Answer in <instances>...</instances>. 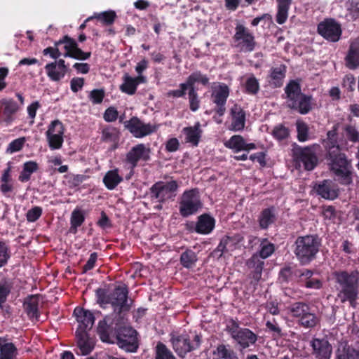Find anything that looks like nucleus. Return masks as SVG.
I'll list each match as a JSON object with an SVG mask.
<instances>
[{
    "label": "nucleus",
    "instance_id": "49530a36",
    "mask_svg": "<svg viewBox=\"0 0 359 359\" xmlns=\"http://www.w3.org/2000/svg\"><path fill=\"white\" fill-rule=\"evenodd\" d=\"M344 136L348 140L356 142L359 141V132L355 127L348 125L344 128Z\"/></svg>",
    "mask_w": 359,
    "mask_h": 359
},
{
    "label": "nucleus",
    "instance_id": "4d7b16f0",
    "mask_svg": "<svg viewBox=\"0 0 359 359\" xmlns=\"http://www.w3.org/2000/svg\"><path fill=\"white\" fill-rule=\"evenodd\" d=\"M345 359H359V347H344L343 353H340Z\"/></svg>",
    "mask_w": 359,
    "mask_h": 359
},
{
    "label": "nucleus",
    "instance_id": "423d86ee",
    "mask_svg": "<svg viewBox=\"0 0 359 359\" xmlns=\"http://www.w3.org/2000/svg\"><path fill=\"white\" fill-rule=\"evenodd\" d=\"M202 207L198 191L196 189L185 191L179 202V211L184 217L196 214Z\"/></svg>",
    "mask_w": 359,
    "mask_h": 359
},
{
    "label": "nucleus",
    "instance_id": "4468645a",
    "mask_svg": "<svg viewBox=\"0 0 359 359\" xmlns=\"http://www.w3.org/2000/svg\"><path fill=\"white\" fill-rule=\"evenodd\" d=\"M124 126L136 138H142L156 132L158 126L151 123H144L137 117H133L124 122Z\"/></svg>",
    "mask_w": 359,
    "mask_h": 359
},
{
    "label": "nucleus",
    "instance_id": "6ab92c4d",
    "mask_svg": "<svg viewBox=\"0 0 359 359\" xmlns=\"http://www.w3.org/2000/svg\"><path fill=\"white\" fill-rule=\"evenodd\" d=\"M146 82L147 79L144 76L132 77L128 74H125L123 76V83L120 86V90L126 94L132 95L135 93L140 83Z\"/></svg>",
    "mask_w": 359,
    "mask_h": 359
},
{
    "label": "nucleus",
    "instance_id": "c756f323",
    "mask_svg": "<svg viewBox=\"0 0 359 359\" xmlns=\"http://www.w3.org/2000/svg\"><path fill=\"white\" fill-rule=\"evenodd\" d=\"M215 226V220L209 215H203L198 218L196 225V231L207 234L211 232Z\"/></svg>",
    "mask_w": 359,
    "mask_h": 359
},
{
    "label": "nucleus",
    "instance_id": "bb28decb",
    "mask_svg": "<svg viewBox=\"0 0 359 359\" xmlns=\"http://www.w3.org/2000/svg\"><path fill=\"white\" fill-rule=\"evenodd\" d=\"M200 128L201 124L197 122L192 127H187L183 128L182 133L185 135V140L187 142L191 143L194 146L198 145L202 133Z\"/></svg>",
    "mask_w": 359,
    "mask_h": 359
},
{
    "label": "nucleus",
    "instance_id": "aec40b11",
    "mask_svg": "<svg viewBox=\"0 0 359 359\" xmlns=\"http://www.w3.org/2000/svg\"><path fill=\"white\" fill-rule=\"evenodd\" d=\"M45 69L48 76L53 81H58L62 79L65 76L67 70L65 64V60L62 59L54 62L47 64Z\"/></svg>",
    "mask_w": 359,
    "mask_h": 359
},
{
    "label": "nucleus",
    "instance_id": "69168bd1",
    "mask_svg": "<svg viewBox=\"0 0 359 359\" xmlns=\"http://www.w3.org/2000/svg\"><path fill=\"white\" fill-rule=\"evenodd\" d=\"M8 258V248L5 243L0 241V267L7 263Z\"/></svg>",
    "mask_w": 359,
    "mask_h": 359
},
{
    "label": "nucleus",
    "instance_id": "de8ad7c7",
    "mask_svg": "<svg viewBox=\"0 0 359 359\" xmlns=\"http://www.w3.org/2000/svg\"><path fill=\"white\" fill-rule=\"evenodd\" d=\"M289 8L290 6L278 4V12L276 18L277 23L283 25L286 22L288 17Z\"/></svg>",
    "mask_w": 359,
    "mask_h": 359
},
{
    "label": "nucleus",
    "instance_id": "a19ab883",
    "mask_svg": "<svg viewBox=\"0 0 359 359\" xmlns=\"http://www.w3.org/2000/svg\"><path fill=\"white\" fill-rule=\"evenodd\" d=\"M319 323V318L312 312L311 309L305 315L304 318L299 323V325L305 328H313Z\"/></svg>",
    "mask_w": 359,
    "mask_h": 359
},
{
    "label": "nucleus",
    "instance_id": "58836bf2",
    "mask_svg": "<svg viewBox=\"0 0 359 359\" xmlns=\"http://www.w3.org/2000/svg\"><path fill=\"white\" fill-rule=\"evenodd\" d=\"M84 215L81 209L76 208L71 215V231L76 233L77 228L84 222Z\"/></svg>",
    "mask_w": 359,
    "mask_h": 359
},
{
    "label": "nucleus",
    "instance_id": "e433bc0d",
    "mask_svg": "<svg viewBox=\"0 0 359 359\" xmlns=\"http://www.w3.org/2000/svg\"><path fill=\"white\" fill-rule=\"evenodd\" d=\"M39 303V297L36 295L30 296L26 299L24 306L30 317H36Z\"/></svg>",
    "mask_w": 359,
    "mask_h": 359
},
{
    "label": "nucleus",
    "instance_id": "3c124183",
    "mask_svg": "<svg viewBox=\"0 0 359 359\" xmlns=\"http://www.w3.org/2000/svg\"><path fill=\"white\" fill-rule=\"evenodd\" d=\"M274 250V245L272 243H269L266 240H264L261 243L259 255L262 259H266L273 254Z\"/></svg>",
    "mask_w": 359,
    "mask_h": 359
},
{
    "label": "nucleus",
    "instance_id": "f8f14e48",
    "mask_svg": "<svg viewBox=\"0 0 359 359\" xmlns=\"http://www.w3.org/2000/svg\"><path fill=\"white\" fill-rule=\"evenodd\" d=\"M234 41L236 46L242 52L254 50L256 42L253 34L242 25H238L235 29Z\"/></svg>",
    "mask_w": 359,
    "mask_h": 359
},
{
    "label": "nucleus",
    "instance_id": "79ce46f5",
    "mask_svg": "<svg viewBox=\"0 0 359 359\" xmlns=\"http://www.w3.org/2000/svg\"><path fill=\"white\" fill-rule=\"evenodd\" d=\"M155 359H176L172 352L162 343L156 346Z\"/></svg>",
    "mask_w": 359,
    "mask_h": 359
},
{
    "label": "nucleus",
    "instance_id": "2f4dec72",
    "mask_svg": "<svg viewBox=\"0 0 359 359\" xmlns=\"http://www.w3.org/2000/svg\"><path fill=\"white\" fill-rule=\"evenodd\" d=\"M236 244L233 239L229 237L223 238L214 253L219 257L226 253H229L236 249Z\"/></svg>",
    "mask_w": 359,
    "mask_h": 359
},
{
    "label": "nucleus",
    "instance_id": "338daca9",
    "mask_svg": "<svg viewBox=\"0 0 359 359\" xmlns=\"http://www.w3.org/2000/svg\"><path fill=\"white\" fill-rule=\"evenodd\" d=\"M327 147H328V149L330 148H332L333 147H337V145H335L337 143V127L334 126L331 130H329L327 132Z\"/></svg>",
    "mask_w": 359,
    "mask_h": 359
},
{
    "label": "nucleus",
    "instance_id": "603ef678",
    "mask_svg": "<svg viewBox=\"0 0 359 359\" xmlns=\"http://www.w3.org/2000/svg\"><path fill=\"white\" fill-rule=\"evenodd\" d=\"M214 354L224 359H233L236 358L233 352L228 349L224 345L218 346L216 351H214Z\"/></svg>",
    "mask_w": 359,
    "mask_h": 359
},
{
    "label": "nucleus",
    "instance_id": "c03bdc74",
    "mask_svg": "<svg viewBox=\"0 0 359 359\" xmlns=\"http://www.w3.org/2000/svg\"><path fill=\"white\" fill-rule=\"evenodd\" d=\"M196 260V254L191 250L183 252L180 257L182 264L187 268L191 267Z\"/></svg>",
    "mask_w": 359,
    "mask_h": 359
},
{
    "label": "nucleus",
    "instance_id": "9b49d317",
    "mask_svg": "<svg viewBox=\"0 0 359 359\" xmlns=\"http://www.w3.org/2000/svg\"><path fill=\"white\" fill-rule=\"evenodd\" d=\"M136 330L129 326L121 327L117 333V344L126 352H135L138 348Z\"/></svg>",
    "mask_w": 359,
    "mask_h": 359
},
{
    "label": "nucleus",
    "instance_id": "c85d7f7f",
    "mask_svg": "<svg viewBox=\"0 0 359 359\" xmlns=\"http://www.w3.org/2000/svg\"><path fill=\"white\" fill-rule=\"evenodd\" d=\"M310 309L309 305L302 302H296L288 308L289 313L292 317L297 318L299 324Z\"/></svg>",
    "mask_w": 359,
    "mask_h": 359
},
{
    "label": "nucleus",
    "instance_id": "f03ea898",
    "mask_svg": "<svg viewBox=\"0 0 359 359\" xmlns=\"http://www.w3.org/2000/svg\"><path fill=\"white\" fill-rule=\"evenodd\" d=\"M331 161V170L342 184H348L351 182V163L346 158L344 154L339 152V147H333L328 150Z\"/></svg>",
    "mask_w": 359,
    "mask_h": 359
},
{
    "label": "nucleus",
    "instance_id": "39448f33",
    "mask_svg": "<svg viewBox=\"0 0 359 359\" xmlns=\"http://www.w3.org/2000/svg\"><path fill=\"white\" fill-rule=\"evenodd\" d=\"M98 302L103 306L110 304L115 311L122 312L128 311L130 305L128 300V290L125 286H119L109 295H100L98 297Z\"/></svg>",
    "mask_w": 359,
    "mask_h": 359
},
{
    "label": "nucleus",
    "instance_id": "cd10ccee",
    "mask_svg": "<svg viewBox=\"0 0 359 359\" xmlns=\"http://www.w3.org/2000/svg\"><path fill=\"white\" fill-rule=\"evenodd\" d=\"M2 105L4 106L3 114L5 116L2 122L5 126H8L13 121L12 115L18 110V106L13 100H4Z\"/></svg>",
    "mask_w": 359,
    "mask_h": 359
},
{
    "label": "nucleus",
    "instance_id": "72a5a7b5",
    "mask_svg": "<svg viewBox=\"0 0 359 359\" xmlns=\"http://www.w3.org/2000/svg\"><path fill=\"white\" fill-rule=\"evenodd\" d=\"M15 355L16 348L14 345L0 338V359H14Z\"/></svg>",
    "mask_w": 359,
    "mask_h": 359
},
{
    "label": "nucleus",
    "instance_id": "4c0bfd02",
    "mask_svg": "<svg viewBox=\"0 0 359 359\" xmlns=\"http://www.w3.org/2000/svg\"><path fill=\"white\" fill-rule=\"evenodd\" d=\"M276 215L273 208L264 210L259 217V226L262 229H266L270 224L274 222Z\"/></svg>",
    "mask_w": 359,
    "mask_h": 359
},
{
    "label": "nucleus",
    "instance_id": "dca6fc26",
    "mask_svg": "<svg viewBox=\"0 0 359 359\" xmlns=\"http://www.w3.org/2000/svg\"><path fill=\"white\" fill-rule=\"evenodd\" d=\"M311 354L316 359H330L332 347L327 339L325 338H313L310 341Z\"/></svg>",
    "mask_w": 359,
    "mask_h": 359
},
{
    "label": "nucleus",
    "instance_id": "412c9836",
    "mask_svg": "<svg viewBox=\"0 0 359 359\" xmlns=\"http://www.w3.org/2000/svg\"><path fill=\"white\" fill-rule=\"evenodd\" d=\"M212 100L215 104H225L229 95V87L223 83L214 82L211 85Z\"/></svg>",
    "mask_w": 359,
    "mask_h": 359
},
{
    "label": "nucleus",
    "instance_id": "ddd939ff",
    "mask_svg": "<svg viewBox=\"0 0 359 359\" xmlns=\"http://www.w3.org/2000/svg\"><path fill=\"white\" fill-rule=\"evenodd\" d=\"M65 128L58 120L52 121L46 132L48 145L51 150L60 149L64 142Z\"/></svg>",
    "mask_w": 359,
    "mask_h": 359
},
{
    "label": "nucleus",
    "instance_id": "393cba45",
    "mask_svg": "<svg viewBox=\"0 0 359 359\" xmlns=\"http://www.w3.org/2000/svg\"><path fill=\"white\" fill-rule=\"evenodd\" d=\"M346 65L351 69L359 66V39L353 41L346 57Z\"/></svg>",
    "mask_w": 359,
    "mask_h": 359
},
{
    "label": "nucleus",
    "instance_id": "a878e982",
    "mask_svg": "<svg viewBox=\"0 0 359 359\" xmlns=\"http://www.w3.org/2000/svg\"><path fill=\"white\" fill-rule=\"evenodd\" d=\"M123 180L118 168L107 171L103 177V183L109 190L114 189Z\"/></svg>",
    "mask_w": 359,
    "mask_h": 359
},
{
    "label": "nucleus",
    "instance_id": "a211bd4d",
    "mask_svg": "<svg viewBox=\"0 0 359 359\" xmlns=\"http://www.w3.org/2000/svg\"><path fill=\"white\" fill-rule=\"evenodd\" d=\"M150 149L143 144L133 147L126 155V161L135 168L138 161H147L149 158Z\"/></svg>",
    "mask_w": 359,
    "mask_h": 359
},
{
    "label": "nucleus",
    "instance_id": "f704fd0d",
    "mask_svg": "<svg viewBox=\"0 0 359 359\" xmlns=\"http://www.w3.org/2000/svg\"><path fill=\"white\" fill-rule=\"evenodd\" d=\"M196 83L206 86L209 83V78L207 76V75L197 71L193 72L189 76L185 83L188 86L189 89H191L194 88V85Z\"/></svg>",
    "mask_w": 359,
    "mask_h": 359
},
{
    "label": "nucleus",
    "instance_id": "f3484780",
    "mask_svg": "<svg viewBox=\"0 0 359 359\" xmlns=\"http://www.w3.org/2000/svg\"><path fill=\"white\" fill-rule=\"evenodd\" d=\"M74 314L79 323V327L76 332H87L93 327L95 322V317L93 313L82 308L76 307L74 311Z\"/></svg>",
    "mask_w": 359,
    "mask_h": 359
},
{
    "label": "nucleus",
    "instance_id": "7c9ffc66",
    "mask_svg": "<svg viewBox=\"0 0 359 359\" xmlns=\"http://www.w3.org/2000/svg\"><path fill=\"white\" fill-rule=\"evenodd\" d=\"M316 191L319 195L326 199H334L337 196V192L332 188V182L325 180L322 184L318 185Z\"/></svg>",
    "mask_w": 359,
    "mask_h": 359
},
{
    "label": "nucleus",
    "instance_id": "7ed1b4c3",
    "mask_svg": "<svg viewBox=\"0 0 359 359\" xmlns=\"http://www.w3.org/2000/svg\"><path fill=\"white\" fill-rule=\"evenodd\" d=\"M287 95V104L302 114H307L311 109V96L301 92L300 85L295 81H290L285 88Z\"/></svg>",
    "mask_w": 359,
    "mask_h": 359
},
{
    "label": "nucleus",
    "instance_id": "6e6d98bb",
    "mask_svg": "<svg viewBox=\"0 0 359 359\" xmlns=\"http://www.w3.org/2000/svg\"><path fill=\"white\" fill-rule=\"evenodd\" d=\"M247 264L249 268L254 269V271L258 272L259 273H262L264 262L260 260L257 255H254L250 259Z\"/></svg>",
    "mask_w": 359,
    "mask_h": 359
},
{
    "label": "nucleus",
    "instance_id": "052dcab7",
    "mask_svg": "<svg viewBox=\"0 0 359 359\" xmlns=\"http://www.w3.org/2000/svg\"><path fill=\"white\" fill-rule=\"evenodd\" d=\"M42 209L40 207H34L28 210L27 213V219L29 222H35L40 217Z\"/></svg>",
    "mask_w": 359,
    "mask_h": 359
},
{
    "label": "nucleus",
    "instance_id": "5701e85b",
    "mask_svg": "<svg viewBox=\"0 0 359 359\" xmlns=\"http://www.w3.org/2000/svg\"><path fill=\"white\" fill-rule=\"evenodd\" d=\"M231 124L230 129L233 131H239L244 128L245 123V114L243 109L235 104L231 109Z\"/></svg>",
    "mask_w": 359,
    "mask_h": 359
},
{
    "label": "nucleus",
    "instance_id": "c9c22d12",
    "mask_svg": "<svg viewBox=\"0 0 359 359\" xmlns=\"http://www.w3.org/2000/svg\"><path fill=\"white\" fill-rule=\"evenodd\" d=\"M39 166L36 162L33 161L25 162L19 175V180L22 182H27L30 179L31 175L36 172Z\"/></svg>",
    "mask_w": 359,
    "mask_h": 359
},
{
    "label": "nucleus",
    "instance_id": "f257e3e1",
    "mask_svg": "<svg viewBox=\"0 0 359 359\" xmlns=\"http://www.w3.org/2000/svg\"><path fill=\"white\" fill-rule=\"evenodd\" d=\"M334 277L339 285L338 298L341 302L348 301L351 306H354L358 294L359 273L357 271H339L334 273Z\"/></svg>",
    "mask_w": 359,
    "mask_h": 359
},
{
    "label": "nucleus",
    "instance_id": "2eb2a0df",
    "mask_svg": "<svg viewBox=\"0 0 359 359\" xmlns=\"http://www.w3.org/2000/svg\"><path fill=\"white\" fill-rule=\"evenodd\" d=\"M318 33L327 40L337 41L341 36L340 25L333 20H327L320 22L318 26Z\"/></svg>",
    "mask_w": 359,
    "mask_h": 359
},
{
    "label": "nucleus",
    "instance_id": "1a4fd4ad",
    "mask_svg": "<svg viewBox=\"0 0 359 359\" xmlns=\"http://www.w3.org/2000/svg\"><path fill=\"white\" fill-rule=\"evenodd\" d=\"M226 330L236 342L243 348H246L255 344L257 335L248 328L240 327L239 325L231 320L227 325Z\"/></svg>",
    "mask_w": 359,
    "mask_h": 359
},
{
    "label": "nucleus",
    "instance_id": "b1692460",
    "mask_svg": "<svg viewBox=\"0 0 359 359\" xmlns=\"http://www.w3.org/2000/svg\"><path fill=\"white\" fill-rule=\"evenodd\" d=\"M226 147L233 150L236 152L243 150L250 151L256 148L254 143H246L241 135H233L224 143Z\"/></svg>",
    "mask_w": 359,
    "mask_h": 359
},
{
    "label": "nucleus",
    "instance_id": "6e6552de",
    "mask_svg": "<svg viewBox=\"0 0 359 359\" xmlns=\"http://www.w3.org/2000/svg\"><path fill=\"white\" fill-rule=\"evenodd\" d=\"M178 187L179 185L175 180L156 182L150 188L151 198L160 203L172 200L177 195Z\"/></svg>",
    "mask_w": 359,
    "mask_h": 359
},
{
    "label": "nucleus",
    "instance_id": "864d4df0",
    "mask_svg": "<svg viewBox=\"0 0 359 359\" xmlns=\"http://www.w3.org/2000/svg\"><path fill=\"white\" fill-rule=\"evenodd\" d=\"M189 100L190 109L193 111H197L200 107V101L195 88L189 89Z\"/></svg>",
    "mask_w": 359,
    "mask_h": 359
},
{
    "label": "nucleus",
    "instance_id": "20e7f679",
    "mask_svg": "<svg viewBox=\"0 0 359 359\" xmlns=\"http://www.w3.org/2000/svg\"><path fill=\"white\" fill-rule=\"evenodd\" d=\"M320 242L314 236L297 238L295 242L294 254L302 264L309 263L318 252Z\"/></svg>",
    "mask_w": 359,
    "mask_h": 359
},
{
    "label": "nucleus",
    "instance_id": "473e14b6",
    "mask_svg": "<svg viewBox=\"0 0 359 359\" xmlns=\"http://www.w3.org/2000/svg\"><path fill=\"white\" fill-rule=\"evenodd\" d=\"M285 71L286 67L283 65H280L271 69V82L275 87H279L283 84V79L285 76Z\"/></svg>",
    "mask_w": 359,
    "mask_h": 359
},
{
    "label": "nucleus",
    "instance_id": "774afa93",
    "mask_svg": "<svg viewBox=\"0 0 359 359\" xmlns=\"http://www.w3.org/2000/svg\"><path fill=\"white\" fill-rule=\"evenodd\" d=\"M118 112L114 107L108 108L104 114V118L106 121L111 122L117 118Z\"/></svg>",
    "mask_w": 359,
    "mask_h": 359
},
{
    "label": "nucleus",
    "instance_id": "680f3d73",
    "mask_svg": "<svg viewBox=\"0 0 359 359\" xmlns=\"http://www.w3.org/2000/svg\"><path fill=\"white\" fill-rule=\"evenodd\" d=\"M117 136V130L114 128H107L102 130V140L104 141H114Z\"/></svg>",
    "mask_w": 359,
    "mask_h": 359
},
{
    "label": "nucleus",
    "instance_id": "09e8293b",
    "mask_svg": "<svg viewBox=\"0 0 359 359\" xmlns=\"http://www.w3.org/2000/svg\"><path fill=\"white\" fill-rule=\"evenodd\" d=\"M26 142L25 137H20L12 141L6 149V152L8 154H13L20 151Z\"/></svg>",
    "mask_w": 359,
    "mask_h": 359
},
{
    "label": "nucleus",
    "instance_id": "37998d69",
    "mask_svg": "<svg viewBox=\"0 0 359 359\" xmlns=\"http://www.w3.org/2000/svg\"><path fill=\"white\" fill-rule=\"evenodd\" d=\"M297 130V138L300 142H305L309 139V128L307 125L302 121H297L296 123Z\"/></svg>",
    "mask_w": 359,
    "mask_h": 359
},
{
    "label": "nucleus",
    "instance_id": "bf43d9fd",
    "mask_svg": "<svg viewBox=\"0 0 359 359\" xmlns=\"http://www.w3.org/2000/svg\"><path fill=\"white\" fill-rule=\"evenodd\" d=\"M65 43V48L66 53L73 52V50L77 47L76 41L67 36H65L63 39L60 40L56 43V45Z\"/></svg>",
    "mask_w": 359,
    "mask_h": 359
},
{
    "label": "nucleus",
    "instance_id": "9d476101",
    "mask_svg": "<svg viewBox=\"0 0 359 359\" xmlns=\"http://www.w3.org/2000/svg\"><path fill=\"white\" fill-rule=\"evenodd\" d=\"M193 339L188 334L173 335L171 342L173 349L180 356H184L187 353L197 348L201 343L200 337L197 334L192 336Z\"/></svg>",
    "mask_w": 359,
    "mask_h": 359
},
{
    "label": "nucleus",
    "instance_id": "e2e57ef3",
    "mask_svg": "<svg viewBox=\"0 0 359 359\" xmlns=\"http://www.w3.org/2000/svg\"><path fill=\"white\" fill-rule=\"evenodd\" d=\"M180 89L170 90L167 93L168 97H181L185 95L186 90L189 88L185 83L180 85Z\"/></svg>",
    "mask_w": 359,
    "mask_h": 359
},
{
    "label": "nucleus",
    "instance_id": "5fc2aeb1",
    "mask_svg": "<svg viewBox=\"0 0 359 359\" xmlns=\"http://www.w3.org/2000/svg\"><path fill=\"white\" fill-rule=\"evenodd\" d=\"M65 57H73L77 60H86L90 57V52H83L82 50L76 47L73 52L65 53L64 54Z\"/></svg>",
    "mask_w": 359,
    "mask_h": 359
},
{
    "label": "nucleus",
    "instance_id": "ea45409f",
    "mask_svg": "<svg viewBox=\"0 0 359 359\" xmlns=\"http://www.w3.org/2000/svg\"><path fill=\"white\" fill-rule=\"evenodd\" d=\"M116 18V13L114 11H109L99 13H95L93 16L88 17L86 21H89L93 18H96L104 24L110 25L113 23Z\"/></svg>",
    "mask_w": 359,
    "mask_h": 359
},
{
    "label": "nucleus",
    "instance_id": "4be33fe9",
    "mask_svg": "<svg viewBox=\"0 0 359 359\" xmlns=\"http://www.w3.org/2000/svg\"><path fill=\"white\" fill-rule=\"evenodd\" d=\"M77 346L82 355H88L94 348V340L90 338L87 332H76Z\"/></svg>",
    "mask_w": 359,
    "mask_h": 359
},
{
    "label": "nucleus",
    "instance_id": "a18cd8bd",
    "mask_svg": "<svg viewBox=\"0 0 359 359\" xmlns=\"http://www.w3.org/2000/svg\"><path fill=\"white\" fill-rule=\"evenodd\" d=\"M109 326L107 325V318L101 320L98 323L97 332L101 340L104 342H109V337L108 333Z\"/></svg>",
    "mask_w": 359,
    "mask_h": 359
},
{
    "label": "nucleus",
    "instance_id": "13d9d810",
    "mask_svg": "<svg viewBox=\"0 0 359 359\" xmlns=\"http://www.w3.org/2000/svg\"><path fill=\"white\" fill-rule=\"evenodd\" d=\"M272 134L274 137L280 140L286 138L289 135V132L285 127L282 125H279L274 128Z\"/></svg>",
    "mask_w": 359,
    "mask_h": 359
},
{
    "label": "nucleus",
    "instance_id": "0eeeda50",
    "mask_svg": "<svg viewBox=\"0 0 359 359\" xmlns=\"http://www.w3.org/2000/svg\"><path fill=\"white\" fill-rule=\"evenodd\" d=\"M292 157L297 166L302 165L307 170H312L318 163L315 147H301L295 144L292 149Z\"/></svg>",
    "mask_w": 359,
    "mask_h": 359
},
{
    "label": "nucleus",
    "instance_id": "0e129e2a",
    "mask_svg": "<svg viewBox=\"0 0 359 359\" xmlns=\"http://www.w3.org/2000/svg\"><path fill=\"white\" fill-rule=\"evenodd\" d=\"M104 96L103 90L95 89L91 91L90 98L94 104H100L102 102Z\"/></svg>",
    "mask_w": 359,
    "mask_h": 359
},
{
    "label": "nucleus",
    "instance_id": "8fccbe9b",
    "mask_svg": "<svg viewBox=\"0 0 359 359\" xmlns=\"http://www.w3.org/2000/svg\"><path fill=\"white\" fill-rule=\"evenodd\" d=\"M259 89L257 79L254 76H249L245 82L246 92L250 94H256Z\"/></svg>",
    "mask_w": 359,
    "mask_h": 359
}]
</instances>
